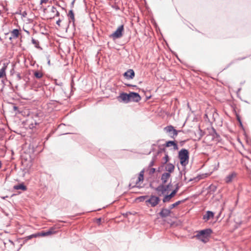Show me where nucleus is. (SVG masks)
Returning a JSON list of instances; mask_svg holds the SVG:
<instances>
[{"label": "nucleus", "instance_id": "f257e3e1", "mask_svg": "<svg viewBox=\"0 0 251 251\" xmlns=\"http://www.w3.org/2000/svg\"><path fill=\"white\" fill-rule=\"evenodd\" d=\"M178 157L180 160V164L185 167L189 162V151L185 149H182L178 152Z\"/></svg>", "mask_w": 251, "mask_h": 251}, {"label": "nucleus", "instance_id": "f03ea898", "mask_svg": "<svg viewBox=\"0 0 251 251\" xmlns=\"http://www.w3.org/2000/svg\"><path fill=\"white\" fill-rule=\"evenodd\" d=\"M197 234L195 236L197 239L203 242H205V238L210 236L212 233V230L211 228H205L197 231Z\"/></svg>", "mask_w": 251, "mask_h": 251}, {"label": "nucleus", "instance_id": "7ed1b4c3", "mask_svg": "<svg viewBox=\"0 0 251 251\" xmlns=\"http://www.w3.org/2000/svg\"><path fill=\"white\" fill-rule=\"evenodd\" d=\"M175 186V189H174L169 195H166L164 197L162 200L163 202L164 203L169 202L171 201V199L173 198L178 192L179 189V184L178 183H176Z\"/></svg>", "mask_w": 251, "mask_h": 251}, {"label": "nucleus", "instance_id": "20e7f679", "mask_svg": "<svg viewBox=\"0 0 251 251\" xmlns=\"http://www.w3.org/2000/svg\"><path fill=\"white\" fill-rule=\"evenodd\" d=\"M164 130L166 132L168 133L169 134V136L172 138L175 139V137H176L178 134V132L177 130H176L174 127L172 126H168L164 127Z\"/></svg>", "mask_w": 251, "mask_h": 251}, {"label": "nucleus", "instance_id": "39448f33", "mask_svg": "<svg viewBox=\"0 0 251 251\" xmlns=\"http://www.w3.org/2000/svg\"><path fill=\"white\" fill-rule=\"evenodd\" d=\"M160 201V199L158 197L151 195L149 199L146 200V202L147 204L149 203L151 207H155L158 204Z\"/></svg>", "mask_w": 251, "mask_h": 251}, {"label": "nucleus", "instance_id": "423d86ee", "mask_svg": "<svg viewBox=\"0 0 251 251\" xmlns=\"http://www.w3.org/2000/svg\"><path fill=\"white\" fill-rule=\"evenodd\" d=\"M128 96L129 102L133 101L138 102L141 100V97L138 93L136 92H130L128 93Z\"/></svg>", "mask_w": 251, "mask_h": 251}, {"label": "nucleus", "instance_id": "0eeeda50", "mask_svg": "<svg viewBox=\"0 0 251 251\" xmlns=\"http://www.w3.org/2000/svg\"><path fill=\"white\" fill-rule=\"evenodd\" d=\"M124 29V25H120L118 27L117 30L110 35V37H112L115 39L120 38V37H121L122 36Z\"/></svg>", "mask_w": 251, "mask_h": 251}, {"label": "nucleus", "instance_id": "6e6552de", "mask_svg": "<svg viewBox=\"0 0 251 251\" xmlns=\"http://www.w3.org/2000/svg\"><path fill=\"white\" fill-rule=\"evenodd\" d=\"M128 94L122 92L120 93L119 96L117 97V99L120 102H122L125 103H128L129 102V99H128Z\"/></svg>", "mask_w": 251, "mask_h": 251}, {"label": "nucleus", "instance_id": "1a4fd4ad", "mask_svg": "<svg viewBox=\"0 0 251 251\" xmlns=\"http://www.w3.org/2000/svg\"><path fill=\"white\" fill-rule=\"evenodd\" d=\"M123 76L127 79H132L135 76L134 71L132 69H128L124 73Z\"/></svg>", "mask_w": 251, "mask_h": 251}, {"label": "nucleus", "instance_id": "9d476101", "mask_svg": "<svg viewBox=\"0 0 251 251\" xmlns=\"http://www.w3.org/2000/svg\"><path fill=\"white\" fill-rule=\"evenodd\" d=\"M171 213V211L170 208H163L158 214L162 218H165L170 216Z\"/></svg>", "mask_w": 251, "mask_h": 251}, {"label": "nucleus", "instance_id": "9b49d317", "mask_svg": "<svg viewBox=\"0 0 251 251\" xmlns=\"http://www.w3.org/2000/svg\"><path fill=\"white\" fill-rule=\"evenodd\" d=\"M166 147H173L174 150H177L178 149V145L175 141H167L164 145Z\"/></svg>", "mask_w": 251, "mask_h": 251}, {"label": "nucleus", "instance_id": "f8f14e48", "mask_svg": "<svg viewBox=\"0 0 251 251\" xmlns=\"http://www.w3.org/2000/svg\"><path fill=\"white\" fill-rule=\"evenodd\" d=\"M214 216V213L211 211H207L206 214L203 216V220L205 221H207L211 218H213Z\"/></svg>", "mask_w": 251, "mask_h": 251}, {"label": "nucleus", "instance_id": "ddd939ff", "mask_svg": "<svg viewBox=\"0 0 251 251\" xmlns=\"http://www.w3.org/2000/svg\"><path fill=\"white\" fill-rule=\"evenodd\" d=\"M171 176V174L170 173H164L161 177V180L163 184H165L167 182L168 179Z\"/></svg>", "mask_w": 251, "mask_h": 251}, {"label": "nucleus", "instance_id": "4468645a", "mask_svg": "<svg viewBox=\"0 0 251 251\" xmlns=\"http://www.w3.org/2000/svg\"><path fill=\"white\" fill-rule=\"evenodd\" d=\"M175 169V166L170 163L166 164V165L165 166V170L168 172H166L167 173H170V174L172 173H173Z\"/></svg>", "mask_w": 251, "mask_h": 251}, {"label": "nucleus", "instance_id": "2eb2a0df", "mask_svg": "<svg viewBox=\"0 0 251 251\" xmlns=\"http://www.w3.org/2000/svg\"><path fill=\"white\" fill-rule=\"evenodd\" d=\"M154 190L157 192H160L161 194H164L167 191L165 189L164 184H160L158 187L154 188Z\"/></svg>", "mask_w": 251, "mask_h": 251}, {"label": "nucleus", "instance_id": "dca6fc26", "mask_svg": "<svg viewBox=\"0 0 251 251\" xmlns=\"http://www.w3.org/2000/svg\"><path fill=\"white\" fill-rule=\"evenodd\" d=\"M54 232H54L52 229H50L47 231H42L41 233H38V234L39 236H46L50 235Z\"/></svg>", "mask_w": 251, "mask_h": 251}, {"label": "nucleus", "instance_id": "f3484780", "mask_svg": "<svg viewBox=\"0 0 251 251\" xmlns=\"http://www.w3.org/2000/svg\"><path fill=\"white\" fill-rule=\"evenodd\" d=\"M10 34L12 36V38L16 39L18 38L20 35V30L18 29H14L11 31Z\"/></svg>", "mask_w": 251, "mask_h": 251}, {"label": "nucleus", "instance_id": "a211bd4d", "mask_svg": "<svg viewBox=\"0 0 251 251\" xmlns=\"http://www.w3.org/2000/svg\"><path fill=\"white\" fill-rule=\"evenodd\" d=\"M210 134L213 136V138L219 139L220 138V135L216 132L215 129L212 127L211 131L210 132Z\"/></svg>", "mask_w": 251, "mask_h": 251}, {"label": "nucleus", "instance_id": "6ab92c4d", "mask_svg": "<svg viewBox=\"0 0 251 251\" xmlns=\"http://www.w3.org/2000/svg\"><path fill=\"white\" fill-rule=\"evenodd\" d=\"M14 188L16 190H22L25 191L26 190V187L23 183L16 185L14 186Z\"/></svg>", "mask_w": 251, "mask_h": 251}, {"label": "nucleus", "instance_id": "aec40b11", "mask_svg": "<svg viewBox=\"0 0 251 251\" xmlns=\"http://www.w3.org/2000/svg\"><path fill=\"white\" fill-rule=\"evenodd\" d=\"M185 200H186V199L181 200V201H178L176 202L175 203H174L172 204H171L169 206V208H170V210H171V209H173L174 208H175V207H176V206L180 204V203L184 202L185 201Z\"/></svg>", "mask_w": 251, "mask_h": 251}, {"label": "nucleus", "instance_id": "412c9836", "mask_svg": "<svg viewBox=\"0 0 251 251\" xmlns=\"http://www.w3.org/2000/svg\"><path fill=\"white\" fill-rule=\"evenodd\" d=\"M38 236H39V235L38 234H32L31 235L27 236L25 238L23 243L25 244L28 240H30L33 238L37 237Z\"/></svg>", "mask_w": 251, "mask_h": 251}, {"label": "nucleus", "instance_id": "4be33fe9", "mask_svg": "<svg viewBox=\"0 0 251 251\" xmlns=\"http://www.w3.org/2000/svg\"><path fill=\"white\" fill-rule=\"evenodd\" d=\"M7 66L5 65L0 69V78L6 75L5 71Z\"/></svg>", "mask_w": 251, "mask_h": 251}, {"label": "nucleus", "instance_id": "5701e85b", "mask_svg": "<svg viewBox=\"0 0 251 251\" xmlns=\"http://www.w3.org/2000/svg\"><path fill=\"white\" fill-rule=\"evenodd\" d=\"M235 176V174L234 173H232L228 176H227L226 178V181L227 183L230 182L233 178L234 176Z\"/></svg>", "mask_w": 251, "mask_h": 251}, {"label": "nucleus", "instance_id": "b1692460", "mask_svg": "<svg viewBox=\"0 0 251 251\" xmlns=\"http://www.w3.org/2000/svg\"><path fill=\"white\" fill-rule=\"evenodd\" d=\"M208 188H209V192L210 194H213V193H214L216 191V190H217V186L215 185L211 184L209 186Z\"/></svg>", "mask_w": 251, "mask_h": 251}, {"label": "nucleus", "instance_id": "393cba45", "mask_svg": "<svg viewBox=\"0 0 251 251\" xmlns=\"http://www.w3.org/2000/svg\"><path fill=\"white\" fill-rule=\"evenodd\" d=\"M31 42L33 44L35 45V48L37 49H42L41 47L39 46V42L38 40L32 38L31 40Z\"/></svg>", "mask_w": 251, "mask_h": 251}, {"label": "nucleus", "instance_id": "a878e982", "mask_svg": "<svg viewBox=\"0 0 251 251\" xmlns=\"http://www.w3.org/2000/svg\"><path fill=\"white\" fill-rule=\"evenodd\" d=\"M68 16L70 18L74 23L75 21V15L73 10H70L69 11Z\"/></svg>", "mask_w": 251, "mask_h": 251}, {"label": "nucleus", "instance_id": "bb28decb", "mask_svg": "<svg viewBox=\"0 0 251 251\" xmlns=\"http://www.w3.org/2000/svg\"><path fill=\"white\" fill-rule=\"evenodd\" d=\"M144 180V176L139 175L138 178L136 182L135 185H134L132 187H139V186H137V185L140 182L143 181Z\"/></svg>", "mask_w": 251, "mask_h": 251}, {"label": "nucleus", "instance_id": "cd10ccee", "mask_svg": "<svg viewBox=\"0 0 251 251\" xmlns=\"http://www.w3.org/2000/svg\"><path fill=\"white\" fill-rule=\"evenodd\" d=\"M196 135L198 137V139L200 140L203 135V132H202V130L199 129L198 131L197 135Z\"/></svg>", "mask_w": 251, "mask_h": 251}, {"label": "nucleus", "instance_id": "c85d7f7f", "mask_svg": "<svg viewBox=\"0 0 251 251\" xmlns=\"http://www.w3.org/2000/svg\"><path fill=\"white\" fill-rule=\"evenodd\" d=\"M34 75L35 77H36L37 78H40L43 76L42 73L38 72V71H35L34 73Z\"/></svg>", "mask_w": 251, "mask_h": 251}, {"label": "nucleus", "instance_id": "c756f323", "mask_svg": "<svg viewBox=\"0 0 251 251\" xmlns=\"http://www.w3.org/2000/svg\"><path fill=\"white\" fill-rule=\"evenodd\" d=\"M163 160H164V162L163 163V165L167 164V162L169 160V157L167 152H166L165 156L163 157Z\"/></svg>", "mask_w": 251, "mask_h": 251}, {"label": "nucleus", "instance_id": "7c9ffc66", "mask_svg": "<svg viewBox=\"0 0 251 251\" xmlns=\"http://www.w3.org/2000/svg\"><path fill=\"white\" fill-rule=\"evenodd\" d=\"M149 196H141L140 197L138 198V199L140 200V201H144V200H147V198H148Z\"/></svg>", "mask_w": 251, "mask_h": 251}, {"label": "nucleus", "instance_id": "2f4dec72", "mask_svg": "<svg viewBox=\"0 0 251 251\" xmlns=\"http://www.w3.org/2000/svg\"><path fill=\"white\" fill-rule=\"evenodd\" d=\"M155 156H154L152 160L151 161V162L150 163L149 165V168H151V167L152 166H153L154 164V160H155Z\"/></svg>", "mask_w": 251, "mask_h": 251}, {"label": "nucleus", "instance_id": "473e14b6", "mask_svg": "<svg viewBox=\"0 0 251 251\" xmlns=\"http://www.w3.org/2000/svg\"><path fill=\"white\" fill-rule=\"evenodd\" d=\"M163 152L166 153V149L165 148H159V150L157 151V154Z\"/></svg>", "mask_w": 251, "mask_h": 251}, {"label": "nucleus", "instance_id": "72a5a7b5", "mask_svg": "<svg viewBox=\"0 0 251 251\" xmlns=\"http://www.w3.org/2000/svg\"><path fill=\"white\" fill-rule=\"evenodd\" d=\"M155 171H156L155 168H151L150 170L149 175H152L153 174H154L155 173Z\"/></svg>", "mask_w": 251, "mask_h": 251}, {"label": "nucleus", "instance_id": "f704fd0d", "mask_svg": "<svg viewBox=\"0 0 251 251\" xmlns=\"http://www.w3.org/2000/svg\"><path fill=\"white\" fill-rule=\"evenodd\" d=\"M56 11H57L56 8L55 7H54V6H52L51 7L50 12H51L52 13H56Z\"/></svg>", "mask_w": 251, "mask_h": 251}, {"label": "nucleus", "instance_id": "c9c22d12", "mask_svg": "<svg viewBox=\"0 0 251 251\" xmlns=\"http://www.w3.org/2000/svg\"><path fill=\"white\" fill-rule=\"evenodd\" d=\"M172 186L171 183H169L168 185H165V189H166V191H168L170 189V187Z\"/></svg>", "mask_w": 251, "mask_h": 251}, {"label": "nucleus", "instance_id": "e433bc0d", "mask_svg": "<svg viewBox=\"0 0 251 251\" xmlns=\"http://www.w3.org/2000/svg\"><path fill=\"white\" fill-rule=\"evenodd\" d=\"M125 85L127 86H128V87H136V86L135 85H132V84H128V83H124Z\"/></svg>", "mask_w": 251, "mask_h": 251}, {"label": "nucleus", "instance_id": "4c0bfd02", "mask_svg": "<svg viewBox=\"0 0 251 251\" xmlns=\"http://www.w3.org/2000/svg\"><path fill=\"white\" fill-rule=\"evenodd\" d=\"M49 0H41L40 4H42L43 3H46Z\"/></svg>", "mask_w": 251, "mask_h": 251}, {"label": "nucleus", "instance_id": "58836bf2", "mask_svg": "<svg viewBox=\"0 0 251 251\" xmlns=\"http://www.w3.org/2000/svg\"><path fill=\"white\" fill-rule=\"evenodd\" d=\"M55 83L56 85H57L59 86H61L62 85V82H57V80H55Z\"/></svg>", "mask_w": 251, "mask_h": 251}, {"label": "nucleus", "instance_id": "ea45409f", "mask_svg": "<svg viewBox=\"0 0 251 251\" xmlns=\"http://www.w3.org/2000/svg\"><path fill=\"white\" fill-rule=\"evenodd\" d=\"M237 120H238V121L239 123H240V126H241L242 127H243V125H242V123L241 120L240 118L239 117H237Z\"/></svg>", "mask_w": 251, "mask_h": 251}, {"label": "nucleus", "instance_id": "a19ab883", "mask_svg": "<svg viewBox=\"0 0 251 251\" xmlns=\"http://www.w3.org/2000/svg\"><path fill=\"white\" fill-rule=\"evenodd\" d=\"M144 169L142 170L139 173V175L144 176Z\"/></svg>", "mask_w": 251, "mask_h": 251}, {"label": "nucleus", "instance_id": "79ce46f5", "mask_svg": "<svg viewBox=\"0 0 251 251\" xmlns=\"http://www.w3.org/2000/svg\"><path fill=\"white\" fill-rule=\"evenodd\" d=\"M55 14L53 16V17H54L55 16H59V12L57 10L56 11V13H55Z\"/></svg>", "mask_w": 251, "mask_h": 251}, {"label": "nucleus", "instance_id": "37998d69", "mask_svg": "<svg viewBox=\"0 0 251 251\" xmlns=\"http://www.w3.org/2000/svg\"><path fill=\"white\" fill-rule=\"evenodd\" d=\"M61 21V20H60V19H59L58 20H57V21H56V24H57L58 25L60 26V23Z\"/></svg>", "mask_w": 251, "mask_h": 251}, {"label": "nucleus", "instance_id": "c03bdc74", "mask_svg": "<svg viewBox=\"0 0 251 251\" xmlns=\"http://www.w3.org/2000/svg\"><path fill=\"white\" fill-rule=\"evenodd\" d=\"M47 59H48V64L49 65H50V60L49 59V56L47 57Z\"/></svg>", "mask_w": 251, "mask_h": 251}, {"label": "nucleus", "instance_id": "a18cd8bd", "mask_svg": "<svg viewBox=\"0 0 251 251\" xmlns=\"http://www.w3.org/2000/svg\"><path fill=\"white\" fill-rule=\"evenodd\" d=\"M17 77H18V79H19V80H20V79H21V75H20V74H18L17 75Z\"/></svg>", "mask_w": 251, "mask_h": 251}, {"label": "nucleus", "instance_id": "49530a36", "mask_svg": "<svg viewBox=\"0 0 251 251\" xmlns=\"http://www.w3.org/2000/svg\"><path fill=\"white\" fill-rule=\"evenodd\" d=\"M13 109L14 110H16L17 109H18V107L16 106H13Z\"/></svg>", "mask_w": 251, "mask_h": 251}, {"label": "nucleus", "instance_id": "de8ad7c7", "mask_svg": "<svg viewBox=\"0 0 251 251\" xmlns=\"http://www.w3.org/2000/svg\"><path fill=\"white\" fill-rule=\"evenodd\" d=\"M13 39H14V38H12V36L11 35V36L9 38V39L10 41H12Z\"/></svg>", "mask_w": 251, "mask_h": 251}, {"label": "nucleus", "instance_id": "09e8293b", "mask_svg": "<svg viewBox=\"0 0 251 251\" xmlns=\"http://www.w3.org/2000/svg\"><path fill=\"white\" fill-rule=\"evenodd\" d=\"M97 221H98V223H100L101 222V219L99 218L97 219Z\"/></svg>", "mask_w": 251, "mask_h": 251}, {"label": "nucleus", "instance_id": "8fccbe9b", "mask_svg": "<svg viewBox=\"0 0 251 251\" xmlns=\"http://www.w3.org/2000/svg\"><path fill=\"white\" fill-rule=\"evenodd\" d=\"M74 2H75V0H74L72 1V2L71 3V5H72V7L74 6Z\"/></svg>", "mask_w": 251, "mask_h": 251}, {"label": "nucleus", "instance_id": "3c124183", "mask_svg": "<svg viewBox=\"0 0 251 251\" xmlns=\"http://www.w3.org/2000/svg\"><path fill=\"white\" fill-rule=\"evenodd\" d=\"M133 186H131V184H129V187L130 188H133V187H132Z\"/></svg>", "mask_w": 251, "mask_h": 251}, {"label": "nucleus", "instance_id": "603ef678", "mask_svg": "<svg viewBox=\"0 0 251 251\" xmlns=\"http://www.w3.org/2000/svg\"><path fill=\"white\" fill-rule=\"evenodd\" d=\"M150 187H151V188L154 189V188H153V187H152V186L151 185V184H150Z\"/></svg>", "mask_w": 251, "mask_h": 251}, {"label": "nucleus", "instance_id": "864d4df0", "mask_svg": "<svg viewBox=\"0 0 251 251\" xmlns=\"http://www.w3.org/2000/svg\"><path fill=\"white\" fill-rule=\"evenodd\" d=\"M245 58H238V60H242L244 59Z\"/></svg>", "mask_w": 251, "mask_h": 251}, {"label": "nucleus", "instance_id": "5fc2aeb1", "mask_svg": "<svg viewBox=\"0 0 251 251\" xmlns=\"http://www.w3.org/2000/svg\"><path fill=\"white\" fill-rule=\"evenodd\" d=\"M1 161H0V168H1Z\"/></svg>", "mask_w": 251, "mask_h": 251}, {"label": "nucleus", "instance_id": "6e6d98bb", "mask_svg": "<svg viewBox=\"0 0 251 251\" xmlns=\"http://www.w3.org/2000/svg\"><path fill=\"white\" fill-rule=\"evenodd\" d=\"M7 196H6V197H3V198H2V199H5V198H7Z\"/></svg>", "mask_w": 251, "mask_h": 251}, {"label": "nucleus", "instance_id": "4d7b16f0", "mask_svg": "<svg viewBox=\"0 0 251 251\" xmlns=\"http://www.w3.org/2000/svg\"><path fill=\"white\" fill-rule=\"evenodd\" d=\"M192 180H193V179H192V178H191V179H190L189 180V181H192Z\"/></svg>", "mask_w": 251, "mask_h": 251}, {"label": "nucleus", "instance_id": "13d9d810", "mask_svg": "<svg viewBox=\"0 0 251 251\" xmlns=\"http://www.w3.org/2000/svg\"><path fill=\"white\" fill-rule=\"evenodd\" d=\"M25 31L26 32H27V33H29V32H28V31H27V30H25Z\"/></svg>", "mask_w": 251, "mask_h": 251}]
</instances>
